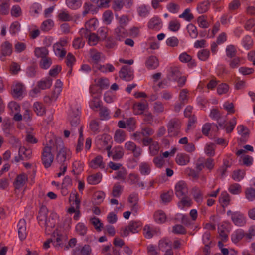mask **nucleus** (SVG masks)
Masks as SVG:
<instances>
[{
    "label": "nucleus",
    "mask_w": 255,
    "mask_h": 255,
    "mask_svg": "<svg viewBox=\"0 0 255 255\" xmlns=\"http://www.w3.org/2000/svg\"><path fill=\"white\" fill-rule=\"evenodd\" d=\"M114 34L116 39L120 41L125 37H128V32L125 27L118 26L115 29Z\"/></svg>",
    "instance_id": "obj_22"
},
{
    "label": "nucleus",
    "mask_w": 255,
    "mask_h": 255,
    "mask_svg": "<svg viewBox=\"0 0 255 255\" xmlns=\"http://www.w3.org/2000/svg\"><path fill=\"white\" fill-rule=\"evenodd\" d=\"M10 14L12 17L17 18L22 15V11L21 7L17 4L12 6Z\"/></svg>",
    "instance_id": "obj_51"
},
{
    "label": "nucleus",
    "mask_w": 255,
    "mask_h": 255,
    "mask_svg": "<svg viewBox=\"0 0 255 255\" xmlns=\"http://www.w3.org/2000/svg\"><path fill=\"white\" fill-rule=\"evenodd\" d=\"M191 193L194 200L198 204H201L203 202L204 195L201 189L199 187L195 186L192 189Z\"/></svg>",
    "instance_id": "obj_19"
},
{
    "label": "nucleus",
    "mask_w": 255,
    "mask_h": 255,
    "mask_svg": "<svg viewBox=\"0 0 255 255\" xmlns=\"http://www.w3.org/2000/svg\"><path fill=\"white\" fill-rule=\"evenodd\" d=\"M84 164L81 161H75L72 164V172L75 175H79L83 170Z\"/></svg>",
    "instance_id": "obj_37"
},
{
    "label": "nucleus",
    "mask_w": 255,
    "mask_h": 255,
    "mask_svg": "<svg viewBox=\"0 0 255 255\" xmlns=\"http://www.w3.org/2000/svg\"><path fill=\"white\" fill-rule=\"evenodd\" d=\"M75 230L77 234L80 236H84L87 232V227L82 223H78L75 227Z\"/></svg>",
    "instance_id": "obj_58"
},
{
    "label": "nucleus",
    "mask_w": 255,
    "mask_h": 255,
    "mask_svg": "<svg viewBox=\"0 0 255 255\" xmlns=\"http://www.w3.org/2000/svg\"><path fill=\"white\" fill-rule=\"evenodd\" d=\"M18 237L21 241L25 240L27 236L26 222L23 219H20L17 224Z\"/></svg>",
    "instance_id": "obj_14"
},
{
    "label": "nucleus",
    "mask_w": 255,
    "mask_h": 255,
    "mask_svg": "<svg viewBox=\"0 0 255 255\" xmlns=\"http://www.w3.org/2000/svg\"><path fill=\"white\" fill-rule=\"evenodd\" d=\"M161 21L157 17L152 18L148 22V27L152 29H158L161 27Z\"/></svg>",
    "instance_id": "obj_40"
},
{
    "label": "nucleus",
    "mask_w": 255,
    "mask_h": 255,
    "mask_svg": "<svg viewBox=\"0 0 255 255\" xmlns=\"http://www.w3.org/2000/svg\"><path fill=\"white\" fill-rule=\"evenodd\" d=\"M175 195L179 198L186 197L188 193L187 184L183 181H179L175 186Z\"/></svg>",
    "instance_id": "obj_11"
},
{
    "label": "nucleus",
    "mask_w": 255,
    "mask_h": 255,
    "mask_svg": "<svg viewBox=\"0 0 255 255\" xmlns=\"http://www.w3.org/2000/svg\"><path fill=\"white\" fill-rule=\"evenodd\" d=\"M127 175V172L126 169L124 168H122L119 169L118 171L116 172V175L114 178L117 180L124 181L125 180Z\"/></svg>",
    "instance_id": "obj_53"
},
{
    "label": "nucleus",
    "mask_w": 255,
    "mask_h": 255,
    "mask_svg": "<svg viewBox=\"0 0 255 255\" xmlns=\"http://www.w3.org/2000/svg\"><path fill=\"white\" fill-rule=\"evenodd\" d=\"M80 112L78 109H72L69 114L68 120L71 126L70 130L72 132H73L76 128L79 129L80 127H83V126L80 125Z\"/></svg>",
    "instance_id": "obj_5"
},
{
    "label": "nucleus",
    "mask_w": 255,
    "mask_h": 255,
    "mask_svg": "<svg viewBox=\"0 0 255 255\" xmlns=\"http://www.w3.org/2000/svg\"><path fill=\"white\" fill-rule=\"evenodd\" d=\"M48 209L44 206L42 205L40 208L37 219L40 223V222H44L46 229L53 228L55 226L54 223H51L50 220H47Z\"/></svg>",
    "instance_id": "obj_6"
},
{
    "label": "nucleus",
    "mask_w": 255,
    "mask_h": 255,
    "mask_svg": "<svg viewBox=\"0 0 255 255\" xmlns=\"http://www.w3.org/2000/svg\"><path fill=\"white\" fill-rule=\"evenodd\" d=\"M142 223L139 221H131L128 225L120 230L121 236L124 237L129 235V233H136L141 230Z\"/></svg>",
    "instance_id": "obj_2"
},
{
    "label": "nucleus",
    "mask_w": 255,
    "mask_h": 255,
    "mask_svg": "<svg viewBox=\"0 0 255 255\" xmlns=\"http://www.w3.org/2000/svg\"><path fill=\"white\" fill-rule=\"evenodd\" d=\"M226 53L227 57L231 58L235 57L237 54L236 48L233 45H228L226 48Z\"/></svg>",
    "instance_id": "obj_64"
},
{
    "label": "nucleus",
    "mask_w": 255,
    "mask_h": 255,
    "mask_svg": "<svg viewBox=\"0 0 255 255\" xmlns=\"http://www.w3.org/2000/svg\"><path fill=\"white\" fill-rule=\"evenodd\" d=\"M229 89V86L228 84L223 83L218 85L217 92L219 95L226 94Z\"/></svg>",
    "instance_id": "obj_62"
},
{
    "label": "nucleus",
    "mask_w": 255,
    "mask_h": 255,
    "mask_svg": "<svg viewBox=\"0 0 255 255\" xmlns=\"http://www.w3.org/2000/svg\"><path fill=\"white\" fill-rule=\"evenodd\" d=\"M89 127L91 131L94 134H97L100 132V122L98 119L91 120Z\"/></svg>",
    "instance_id": "obj_43"
},
{
    "label": "nucleus",
    "mask_w": 255,
    "mask_h": 255,
    "mask_svg": "<svg viewBox=\"0 0 255 255\" xmlns=\"http://www.w3.org/2000/svg\"><path fill=\"white\" fill-rule=\"evenodd\" d=\"M143 235L146 238L150 239L156 233L155 231L148 225H145L143 231Z\"/></svg>",
    "instance_id": "obj_61"
},
{
    "label": "nucleus",
    "mask_w": 255,
    "mask_h": 255,
    "mask_svg": "<svg viewBox=\"0 0 255 255\" xmlns=\"http://www.w3.org/2000/svg\"><path fill=\"white\" fill-rule=\"evenodd\" d=\"M227 215L231 217L233 223L237 226L243 227L247 223V218L244 214L240 211L233 212L229 210Z\"/></svg>",
    "instance_id": "obj_3"
},
{
    "label": "nucleus",
    "mask_w": 255,
    "mask_h": 255,
    "mask_svg": "<svg viewBox=\"0 0 255 255\" xmlns=\"http://www.w3.org/2000/svg\"><path fill=\"white\" fill-rule=\"evenodd\" d=\"M19 154L22 155L24 160L29 159L32 156V151L30 148H26L24 146H20L18 150Z\"/></svg>",
    "instance_id": "obj_36"
},
{
    "label": "nucleus",
    "mask_w": 255,
    "mask_h": 255,
    "mask_svg": "<svg viewBox=\"0 0 255 255\" xmlns=\"http://www.w3.org/2000/svg\"><path fill=\"white\" fill-rule=\"evenodd\" d=\"M159 60L155 56H149L145 62V66L148 69H155L159 66Z\"/></svg>",
    "instance_id": "obj_20"
},
{
    "label": "nucleus",
    "mask_w": 255,
    "mask_h": 255,
    "mask_svg": "<svg viewBox=\"0 0 255 255\" xmlns=\"http://www.w3.org/2000/svg\"><path fill=\"white\" fill-rule=\"evenodd\" d=\"M169 75L173 80H177L182 75L181 67L177 66L170 67L169 70Z\"/></svg>",
    "instance_id": "obj_27"
},
{
    "label": "nucleus",
    "mask_w": 255,
    "mask_h": 255,
    "mask_svg": "<svg viewBox=\"0 0 255 255\" xmlns=\"http://www.w3.org/2000/svg\"><path fill=\"white\" fill-rule=\"evenodd\" d=\"M104 165L103 157L101 155L97 156L95 158L92 160L90 163V166L93 169L98 168L103 169L104 168Z\"/></svg>",
    "instance_id": "obj_25"
},
{
    "label": "nucleus",
    "mask_w": 255,
    "mask_h": 255,
    "mask_svg": "<svg viewBox=\"0 0 255 255\" xmlns=\"http://www.w3.org/2000/svg\"><path fill=\"white\" fill-rule=\"evenodd\" d=\"M57 17L60 21L67 22L72 20V17L70 15L69 12L65 10L61 11L57 15Z\"/></svg>",
    "instance_id": "obj_49"
},
{
    "label": "nucleus",
    "mask_w": 255,
    "mask_h": 255,
    "mask_svg": "<svg viewBox=\"0 0 255 255\" xmlns=\"http://www.w3.org/2000/svg\"><path fill=\"white\" fill-rule=\"evenodd\" d=\"M236 124V118L235 117H233L226 124L220 123L218 125L221 128L225 129L227 133H230L233 131Z\"/></svg>",
    "instance_id": "obj_16"
},
{
    "label": "nucleus",
    "mask_w": 255,
    "mask_h": 255,
    "mask_svg": "<svg viewBox=\"0 0 255 255\" xmlns=\"http://www.w3.org/2000/svg\"><path fill=\"white\" fill-rule=\"evenodd\" d=\"M210 6V3L208 0L200 2L197 4V10L201 14L205 13L209 10Z\"/></svg>",
    "instance_id": "obj_35"
},
{
    "label": "nucleus",
    "mask_w": 255,
    "mask_h": 255,
    "mask_svg": "<svg viewBox=\"0 0 255 255\" xmlns=\"http://www.w3.org/2000/svg\"><path fill=\"white\" fill-rule=\"evenodd\" d=\"M181 122L179 118H173L167 124V131L169 137H176L181 132Z\"/></svg>",
    "instance_id": "obj_1"
},
{
    "label": "nucleus",
    "mask_w": 255,
    "mask_h": 255,
    "mask_svg": "<svg viewBox=\"0 0 255 255\" xmlns=\"http://www.w3.org/2000/svg\"><path fill=\"white\" fill-rule=\"evenodd\" d=\"M190 11L191 10L189 8L186 9L181 14L179 15V17L183 18L188 22L191 21L194 18V16Z\"/></svg>",
    "instance_id": "obj_60"
},
{
    "label": "nucleus",
    "mask_w": 255,
    "mask_h": 255,
    "mask_svg": "<svg viewBox=\"0 0 255 255\" xmlns=\"http://www.w3.org/2000/svg\"><path fill=\"white\" fill-rule=\"evenodd\" d=\"M52 84V79L48 77L37 82V86L41 90H45L51 87Z\"/></svg>",
    "instance_id": "obj_28"
},
{
    "label": "nucleus",
    "mask_w": 255,
    "mask_h": 255,
    "mask_svg": "<svg viewBox=\"0 0 255 255\" xmlns=\"http://www.w3.org/2000/svg\"><path fill=\"white\" fill-rule=\"evenodd\" d=\"M54 26V22L51 19H47L44 21L41 26V29L43 31L50 30Z\"/></svg>",
    "instance_id": "obj_57"
},
{
    "label": "nucleus",
    "mask_w": 255,
    "mask_h": 255,
    "mask_svg": "<svg viewBox=\"0 0 255 255\" xmlns=\"http://www.w3.org/2000/svg\"><path fill=\"white\" fill-rule=\"evenodd\" d=\"M89 221L97 231L100 232L102 231L103 228V224L101 223L98 218L96 217L91 218Z\"/></svg>",
    "instance_id": "obj_42"
},
{
    "label": "nucleus",
    "mask_w": 255,
    "mask_h": 255,
    "mask_svg": "<svg viewBox=\"0 0 255 255\" xmlns=\"http://www.w3.org/2000/svg\"><path fill=\"white\" fill-rule=\"evenodd\" d=\"M97 84L101 90L106 89L109 86V80L106 78H101L98 80Z\"/></svg>",
    "instance_id": "obj_63"
},
{
    "label": "nucleus",
    "mask_w": 255,
    "mask_h": 255,
    "mask_svg": "<svg viewBox=\"0 0 255 255\" xmlns=\"http://www.w3.org/2000/svg\"><path fill=\"white\" fill-rule=\"evenodd\" d=\"M244 238V230L238 229L235 230L231 235V241L235 244H238Z\"/></svg>",
    "instance_id": "obj_17"
},
{
    "label": "nucleus",
    "mask_w": 255,
    "mask_h": 255,
    "mask_svg": "<svg viewBox=\"0 0 255 255\" xmlns=\"http://www.w3.org/2000/svg\"><path fill=\"white\" fill-rule=\"evenodd\" d=\"M92 252L89 245H85L82 247H77L73 251V255H90Z\"/></svg>",
    "instance_id": "obj_21"
},
{
    "label": "nucleus",
    "mask_w": 255,
    "mask_h": 255,
    "mask_svg": "<svg viewBox=\"0 0 255 255\" xmlns=\"http://www.w3.org/2000/svg\"><path fill=\"white\" fill-rule=\"evenodd\" d=\"M34 54L36 57L42 59L48 56L49 51L45 47H36L34 49Z\"/></svg>",
    "instance_id": "obj_30"
},
{
    "label": "nucleus",
    "mask_w": 255,
    "mask_h": 255,
    "mask_svg": "<svg viewBox=\"0 0 255 255\" xmlns=\"http://www.w3.org/2000/svg\"><path fill=\"white\" fill-rule=\"evenodd\" d=\"M1 53L2 56L10 55L12 53V45L8 41H5L1 45Z\"/></svg>",
    "instance_id": "obj_24"
},
{
    "label": "nucleus",
    "mask_w": 255,
    "mask_h": 255,
    "mask_svg": "<svg viewBox=\"0 0 255 255\" xmlns=\"http://www.w3.org/2000/svg\"><path fill=\"white\" fill-rule=\"evenodd\" d=\"M219 201L223 207H227L230 202L229 194L226 191L222 192L219 198Z\"/></svg>",
    "instance_id": "obj_31"
},
{
    "label": "nucleus",
    "mask_w": 255,
    "mask_h": 255,
    "mask_svg": "<svg viewBox=\"0 0 255 255\" xmlns=\"http://www.w3.org/2000/svg\"><path fill=\"white\" fill-rule=\"evenodd\" d=\"M79 137L76 145V152H80L83 148L84 137L83 134V127H80L79 129Z\"/></svg>",
    "instance_id": "obj_32"
},
{
    "label": "nucleus",
    "mask_w": 255,
    "mask_h": 255,
    "mask_svg": "<svg viewBox=\"0 0 255 255\" xmlns=\"http://www.w3.org/2000/svg\"><path fill=\"white\" fill-rule=\"evenodd\" d=\"M33 110L38 116H42L46 113V108L42 103L36 102L34 103Z\"/></svg>",
    "instance_id": "obj_33"
},
{
    "label": "nucleus",
    "mask_w": 255,
    "mask_h": 255,
    "mask_svg": "<svg viewBox=\"0 0 255 255\" xmlns=\"http://www.w3.org/2000/svg\"><path fill=\"white\" fill-rule=\"evenodd\" d=\"M188 32L192 38H196L198 36L197 27L193 24L190 23L187 26Z\"/></svg>",
    "instance_id": "obj_54"
},
{
    "label": "nucleus",
    "mask_w": 255,
    "mask_h": 255,
    "mask_svg": "<svg viewBox=\"0 0 255 255\" xmlns=\"http://www.w3.org/2000/svg\"><path fill=\"white\" fill-rule=\"evenodd\" d=\"M127 182L130 185H136L141 189H144L145 187L143 182L141 181L140 176L137 173H130L127 178Z\"/></svg>",
    "instance_id": "obj_13"
},
{
    "label": "nucleus",
    "mask_w": 255,
    "mask_h": 255,
    "mask_svg": "<svg viewBox=\"0 0 255 255\" xmlns=\"http://www.w3.org/2000/svg\"><path fill=\"white\" fill-rule=\"evenodd\" d=\"M70 201L72 203V205H76V211L75 212V215L73 217V219L75 220H78L80 215L79 208L80 205V199L79 198V195L78 193H73L70 196Z\"/></svg>",
    "instance_id": "obj_12"
},
{
    "label": "nucleus",
    "mask_w": 255,
    "mask_h": 255,
    "mask_svg": "<svg viewBox=\"0 0 255 255\" xmlns=\"http://www.w3.org/2000/svg\"><path fill=\"white\" fill-rule=\"evenodd\" d=\"M210 51L207 49H204L200 50L197 53L198 58L201 61H206L209 57Z\"/></svg>",
    "instance_id": "obj_55"
},
{
    "label": "nucleus",
    "mask_w": 255,
    "mask_h": 255,
    "mask_svg": "<svg viewBox=\"0 0 255 255\" xmlns=\"http://www.w3.org/2000/svg\"><path fill=\"white\" fill-rule=\"evenodd\" d=\"M37 69V65L36 62L35 61L32 62L27 69L26 74L27 76L29 77H34L36 75Z\"/></svg>",
    "instance_id": "obj_44"
},
{
    "label": "nucleus",
    "mask_w": 255,
    "mask_h": 255,
    "mask_svg": "<svg viewBox=\"0 0 255 255\" xmlns=\"http://www.w3.org/2000/svg\"><path fill=\"white\" fill-rule=\"evenodd\" d=\"M112 142L111 136L108 134H103L100 138L97 139L96 144L99 148H105L107 151L109 146H112Z\"/></svg>",
    "instance_id": "obj_10"
},
{
    "label": "nucleus",
    "mask_w": 255,
    "mask_h": 255,
    "mask_svg": "<svg viewBox=\"0 0 255 255\" xmlns=\"http://www.w3.org/2000/svg\"><path fill=\"white\" fill-rule=\"evenodd\" d=\"M126 137L125 132L122 130L119 129L116 131L114 138L116 142L120 144L125 140Z\"/></svg>",
    "instance_id": "obj_39"
},
{
    "label": "nucleus",
    "mask_w": 255,
    "mask_h": 255,
    "mask_svg": "<svg viewBox=\"0 0 255 255\" xmlns=\"http://www.w3.org/2000/svg\"><path fill=\"white\" fill-rule=\"evenodd\" d=\"M128 201L129 203L133 204L132 208L137 209V202L138 201V194L137 193L133 192L129 196Z\"/></svg>",
    "instance_id": "obj_52"
},
{
    "label": "nucleus",
    "mask_w": 255,
    "mask_h": 255,
    "mask_svg": "<svg viewBox=\"0 0 255 255\" xmlns=\"http://www.w3.org/2000/svg\"><path fill=\"white\" fill-rule=\"evenodd\" d=\"M53 48L55 54L60 58H63L65 56L67 52L64 48L55 44L53 45Z\"/></svg>",
    "instance_id": "obj_48"
},
{
    "label": "nucleus",
    "mask_w": 255,
    "mask_h": 255,
    "mask_svg": "<svg viewBox=\"0 0 255 255\" xmlns=\"http://www.w3.org/2000/svg\"><path fill=\"white\" fill-rule=\"evenodd\" d=\"M52 63V60L50 57H46L41 59L39 61V66L42 69H48Z\"/></svg>",
    "instance_id": "obj_41"
},
{
    "label": "nucleus",
    "mask_w": 255,
    "mask_h": 255,
    "mask_svg": "<svg viewBox=\"0 0 255 255\" xmlns=\"http://www.w3.org/2000/svg\"><path fill=\"white\" fill-rule=\"evenodd\" d=\"M71 158L70 151L67 148L63 147L58 152L56 157V161L59 164H67Z\"/></svg>",
    "instance_id": "obj_8"
},
{
    "label": "nucleus",
    "mask_w": 255,
    "mask_h": 255,
    "mask_svg": "<svg viewBox=\"0 0 255 255\" xmlns=\"http://www.w3.org/2000/svg\"><path fill=\"white\" fill-rule=\"evenodd\" d=\"M246 198L250 201L255 199V189L252 187L247 188L245 191Z\"/></svg>",
    "instance_id": "obj_59"
},
{
    "label": "nucleus",
    "mask_w": 255,
    "mask_h": 255,
    "mask_svg": "<svg viewBox=\"0 0 255 255\" xmlns=\"http://www.w3.org/2000/svg\"><path fill=\"white\" fill-rule=\"evenodd\" d=\"M67 6L71 9L76 10L82 5L81 0H66Z\"/></svg>",
    "instance_id": "obj_38"
},
{
    "label": "nucleus",
    "mask_w": 255,
    "mask_h": 255,
    "mask_svg": "<svg viewBox=\"0 0 255 255\" xmlns=\"http://www.w3.org/2000/svg\"><path fill=\"white\" fill-rule=\"evenodd\" d=\"M112 146H109L107 148V153L109 157H112L114 161L121 159L124 155V150L121 146H115L111 150Z\"/></svg>",
    "instance_id": "obj_7"
},
{
    "label": "nucleus",
    "mask_w": 255,
    "mask_h": 255,
    "mask_svg": "<svg viewBox=\"0 0 255 255\" xmlns=\"http://www.w3.org/2000/svg\"><path fill=\"white\" fill-rule=\"evenodd\" d=\"M188 90L187 89H182L179 94V99L180 101L181 106L187 103L188 101Z\"/></svg>",
    "instance_id": "obj_46"
},
{
    "label": "nucleus",
    "mask_w": 255,
    "mask_h": 255,
    "mask_svg": "<svg viewBox=\"0 0 255 255\" xmlns=\"http://www.w3.org/2000/svg\"><path fill=\"white\" fill-rule=\"evenodd\" d=\"M24 86L23 84L17 83L12 86L11 94L15 98H18L22 95Z\"/></svg>",
    "instance_id": "obj_18"
},
{
    "label": "nucleus",
    "mask_w": 255,
    "mask_h": 255,
    "mask_svg": "<svg viewBox=\"0 0 255 255\" xmlns=\"http://www.w3.org/2000/svg\"><path fill=\"white\" fill-rule=\"evenodd\" d=\"M102 178V174L98 172L89 175L87 178V181L88 183L90 185H96L101 182Z\"/></svg>",
    "instance_id": "obj_26"
},
{
    "label": "nucleus",
    "mask_w": 255,
    "mask_h": 255,
    "mask_svg": "<svg viewBox=\"0 0 255 255\" xmlns=\"http://www.w3.org/2000/svg\"><path fill=\"white\" fill-rule=\"evenodd\" d=\"M27 181V175L25 173H21L16 176L13 182V186L16 189H19L23 187Z\"/></svg>",
    "instance_id": "obj_15"
},
{
    "label": "nucleus",
    "mask_w": 255,
    "mask_h": 255,
    "mask_svg": "<svg viewBox=\"0 0 255 255\" xmlns=\"http://www.w3.org/2000/svg\"><path fill=\"white\" fill-rule=\"evenodd\" d=\"M52 147L46 145L44 147L41 153V160L42 164L46 168L51 166L53 162L54 156L52 153Z\"/></svg>",
    "instance_id": "obj_4"
},
{
    "label": "nucleus",
    "mask_w": 255,
    "mask_h": 255,
    "mask_svg": "<svg viewBox=\"0 0 255 255\" xmlns=\"http://www.w3.org/2000/svg\"><path fill=\"white\" fill-rule=\"evenodd\" d=\"M160 149V146L157 141H154L149 147V152L152 156L158 155Z\"/></svg>",
    "instance_id": "obj_47"
},
{
    "label": "nucleus",
    "mask_w": 255,
    "mask_h": 255,
    "mask_svg": "<svg viewBox=\"0 0 255 255\" xmlns=\"http://www.w3.org/2000/svg\"><path fill=\"white\" fill-rule=\"evenodd\" d=\"M119 77L126 81H130L134 78L133 71L129 66H123L119 72Z\"/></svg>",
    "instance_id": "obj_9"
},
{
    "label": "nucleus",
    "mask_w": 255,
    "mask_h": 255,
    "mask_svg": "<svg viewBox=\"0 0 255 255\" xmlns=\"http://www.w3.org/2000/svg\"><path fill=\"white\" fill-rule=\"evenodd\" d=\"M154 219L157 223H163L166 220V215L163 211L158 210L154 214Z\"/></svg>",
    "instance_id": "obj_34"
},
{
    "label": "nucleus",
    "mask_w": 255,
    "mask_h": 255,
    "mask_svg": "<svg viewBox=\"0 0 255 255\" xmlns=\"http://www.w3.org/2000/svg\"><path fill=\"white\" fill-rule=\"evenodd\" d=\"M101 52H98L94 49H91L90 55L92 62L97 65L101 60Z\"/></svg>",
    "instance_id": "obj_45"
},
{
    "label": "nucleus",
    "mask_w": 255,
    "mask_h": 255,
    "mask_svg": "<svg viewBox=\"0 0 255 255\" xmlns=\"http://www.w3.org/2000/svg\"><path fill=\"white\" fill-rule=\"evenodd\" d=\"M229 192L233 195H238L242 192V187L238 183L231 184L228 188Z\"/></svg>",
    "instance_id": "obj_50"
},
{
    "label": "nucleus",
    "mask_w": 255,
    "mask_h": 255,
    "mask_svg": "<svg viewBox=\"0 0 255 255\" xmlns=\"http://www.w3.org/2000/svg\"><path fill=\"white\" fill-rule=\"evenodd\" d=\"M139 171L142 175H148L151 172V165L148 162H141L139 165Z\"/></svg>",
    "instance_id": "obj_29"
},
{
    "label": "nucleus",
    "mask_w": 255,
    "mask_h": 255,
    "mask_svg": "<svg viewBox=\"0 0 255 255\" xmlns=\"http://www.w3.org/2000/svg\"><path fill=\"white\" fill-rule=\"evenodd\" d=\"M190 156L185 153H178L177 154L175 161L180 166L187 165L190 162Z\"/></svg>",
    "instance_id": "obj_23"
},
{
    "label": "nucleus",
    "mask_w": 255,
    "mask_h": 255,
    "mask_svg": "<svg viewBox=\"0 0 255 255\" xmlns=\"http://www.w3.org/2000/svg\"><path fill=\"white\" fill-rule=\"evenodd\" d=\"M99 115L101 120H108L110 118L109 109L105 106H102L99 109Z\"/></svg>",
    "instance_id": "obj_56"
}]
</instances>
